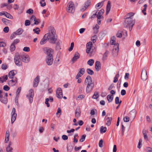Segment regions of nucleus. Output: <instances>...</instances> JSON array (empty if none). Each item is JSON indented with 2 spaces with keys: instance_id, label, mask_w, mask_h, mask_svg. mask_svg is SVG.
Wrapping results in <instances>:
<instances>
[{
  "instance_id": "f257e3e1",
  "label": "nucleus",
  "mask_w": 152,
  "mask_h": 152,
  "mask_svg": "<svg viewBox=\"0 0 152 152\" xmlns=\"http://www.w3.org/2000/svg\"><path fill=\"white\" fill-rule=\"evenodd\" d=\"M56 37V31L53 28L51 29V32L45 34V37L47 38L49 42L52 44H54L56 43L57 40Z\"/></svg>"
},
{
  "instance_id": "f03ea898",
  "label": "nucleus",
  "mask_w": 152,
  "mask_h": 152,
  "mask_svg": "<svg viewBox=\"0 0 152 152\" xmlns=\"http://www.w3.org/2000/svg\"><path fill=\"white\" fill-rule=\"evenodd\" d=\"M85 83L87 86L86 90L87 93L91 92L93 90L94 86V83L92 82V78L89 75L87 76L85 81Z\"/></svg>"
},
{
  "instance_id": "7ed1b4c3",
  "label": "nucleus",
  "mask_w": 152,
  "mask_h": 152,
  "mask_svg": "<svg viewBox=\"0 0 152 152\" xmlns=\"http://www.w3.org/2000/svg\"><path fill=\"white\" fill-rule=\"evenodd\" d=\"M124 26L126 27H129V30L131 31L132 29V27L134 25L135 22L132 20V18L126 17L125 21Z\"/></svg>"
},
{
  "instance_id": "20e7f679",
  "label": "nucleus",
  "mask_w": 152,
  "mask_h": 152,
  "mask_svg": "<svg viewBox=\"0 0 152 152\" xmlns=\"http://www.w3.org/2000/svg\"><path fill=\"white\" fill-rule=\"evenodd\" d=\"M66 10L68 13H72L74 12L75 7L74 4L72 1H70L68 3Z\"/></svg>"
},
{
  "instance_id": "39448f33",
  "label": "nucleus",
  "mask_w": 152,
  "mask_h": 152,
  "mask_svg": "<svg viewBox=\"0 0 152 152\" xmlns=\"http://www.w3.org/2000/svg\"><path fill=\"white\" fill-rule=\"evenodd\" d=\"M21 55H19L18 53L15 54L14 57V61L16 65L20 66H22V61L21 60Z\"/></svg>"
},
{
  "instance_id": "423d86ee",
  "label": "nucleus",
  "mask_w": 152,
  "mask_h": 152,
  "mask_svg": "<svg viewBox=\"0 0 152 152\" xmlns=\"http://www.w3.org/2000/svg\"><path fill=\"white\" fill-rule=\"evenodd\" d=\"M34 96V90L32 89H30L29 91V93L26 95V97L29 101L30 103H32L33 100V98Z\"/></svg>"
},
{
  "instance_id": "0eeeda50",
  "label": "nucleus",
  "mask_w": 152,
  "mask_h": 152,
  "mask_svg": "<svg viewBox=\"0 0 152 152\" xmlns=\"http://www.w3.org/2000/svg\"><path fill=\"white\" fill-rule=\"evenodd\" d=\"M119 50V44L118 43H116L114 46L113 50V54L114 57H115L118 56Z\"/></svg>"
},
{
  "instance_id": "6e6552de",
  "label": "nucleus",
  "mask_w": 152,
  "mask_h": 152,
  "mask_svg": "<svg viewBox=\"0 0 152 152\" xmlns=\"http://www.w3.org/2000/svg\"><path fill=\"white\" fill-rule=\"evenodd\" d=\"M43 50L44 52L47 54V56H53V50L52 49L49 48H45L43 49Z\"/></svg>"
},
{
  "instance_id": "1a4fd4ad",
  "label": "nucleus",
  "mask_w": 152,
  "mask_h": 152,
  "mask_svg": "<svg viewBox=\"0 0 152 152\" xmlns=\"http://www.w3.org/2000/svg\"><path fill=\"white\" fill-rule=\"evenodd\" d=\"M15 112L16 110L15 108L14 107L13 108L11 113L12 117L11 118V122L12 124L14 122L16 118L17 114L15 113Z\"/></svg>"
},
{
  "instance_id": "9d476101",
  "label": "nucleus",
  "mask_w": 152,
  "mask_h": 152,
  "mask_svg": "<svg viewBox=\"0 0 152 152\" xmlns=\"http://www.w3.org/2000/svg\"><path fill=\"white\" fill-rule=\"evenodd\" d=\"M147 78L148 76L146 71L145 69H143L141 73V78L143 80L145 81L147 79Z\"/></svg>"
},
{
  "instance_id": "9b49d317",
  "label": "nucleus",
  "mask_w": 152,
  "mask_h": 152,
  "mask_svg": "<svg viewBox=\"0 0 152 152\" xmlns=\"http://www.w3.org/2000/svg\"><path fill=\"white\" fill-rule=\"evenodd\" d=\"M91 3V1L90 0H87L84 3V6L80 9V11L82 12L84 11L90 5Z\"/></svg>"
},
{
  "instance_id": "f8f14e48",
  "label": "nucleus",
  "mask_w": 152,
  "mask_h": 152,
  "mask_svg": "<svg viewBox=\"0 0 152 152\" xmlns=\"http://www.w3.org/2000/svg\"><path fill=\"white\" fill-rule=\"evenodd\" d=\"M46 61L47 64L48 65H51L53 62V56H46Z\"/></svg>"
},
{
  "instance_id": "ddd939ff",
  "label": "nucleus",
  "mask_w": 152,
  "mask_h": 152,
  "mask_svg": "<svg viewBox=\"0 0 152 152\" xmlns=\"http://www.w3.org/2000/svg\"><path fill=\"white\" fill-rule=\"evenodd\" d=\"M56 95L57 98L59 99L63 97V93L62 90L60 88H58L56 91Z\"/></svg>"
},
{
  "instance_id": "4468645a",
  "label": "nucleus",
  "mask_w": 152,
  "mask_h": 152,
  "mask_svg": "<svg viewBox=\"0 0 152 152\" xmlns=\"http://www.w3.org/2000/svg\"><path fill=\"white\" fill-rule=\"evenodd\" d=\"M21 58L22 59V61L25 63L28 62L30 60L29 56L27 55H21Z\"/></svg>"
},
{
  "instance_id": "2eb2a0df",
  "label": "nucleus",
  "mask_w": 152,
  "mask_h": 152,
  "mask_svg": "<svg viewBox=\"0 0 152 152\" xmlns=\"http://www.w3.org/2000/svg\"><path fill=\"white\" fill-rule=\"evenodd\" d=\"M80 57V55L77 52H76L74 56L72 58V61L73 63H75L77 59Z\"/></svg>"
},
{
  "instance_id": "dca6fc26",
  "label": "nucleus",
  "mask_w": 152,
  "mask_h": 152,
  "mask_svg": "<svg viewBox=\"0 0 152 152\" xmlns=\"http://www.w3.org/2000/svg\"><path fill=\"white\" fill-rule=\"evenodd\" d=\"M136 110L135 109L132 110L129 113V115H130V117L133 118V120L136 117Z\"/></svg>"
},
{
  "instance_id": "f3484780",
  "label": "nucleus",
  "mask_w": 152,
  "mask_h": 152,
  "mask_svg": "<svg viewBox=\"0 0 152 152\" xmlns=\"http://www.w3.org/2000/svg\"><path fill=\"white\" fill-rule=\"evenodd\" d=\"M92 43L91 42H88L86 45L87 49L86 50V52L87 53H88L90 51L91 48L92 46Z\"/></svg>"
},
{
  "instance_id": "a211bd4d",
  "label": "nucleus",
  "mask_w": 152,
  "mask_h": 152,
  "mask_svg": "<svg viewBox=\"0 0 152 152\" xmlns=\"http://www.w3.org/2000/svg\"><path fill=\"white\" fill-rule=\"evenodd\" d=\"M39 76L37 77L34 79L33 81V86L36 87L38 85L39 82Z\"/></svg>"
},
{
  "instance_id": "6ab92c4d",
  "label": "nucleus",
  "mask_w": 152,
  "mask_h": 152,
  "mask_svg": "<svg viewBox=\"0 0 152 152\" xmlns=\"http://www.w3.org/2000/svg\"><path fill=\"white\" fill-rule=\"evenodd\" d=\"M95 68L97 71L101 69V64L100 61H97L95 62Z\"/></svg>"
},
{
  "instance_id": "aec40b11",
  "label": "nucleus",
  "mask_w": 152,
  "mask_h": 152,
  "mask_svg": "<svg viewBox=\"0 0 152 152\" xmlns=\"http://www.w3.org/2000/svg\"><path fill=\"white\" fill-rule=\"evenodd\" d=\"M17 74V71L15 70L11 71L9 73L8 76L10 78H13V76Z\"/></svg>"
},
{
  "instance_id": "412c9836",
  "label": "nucleus",
  "mask_w": 152,
  "mask_h": 152,
  "mask_svg": "<svg viewBox=\"0 0 152 152\" xmlns=\"http://www.w3.org/2000/svg\"><path fill=\"white\" fill-rule=\"evenodd\" d=\"M12 79L10 80L9 82V84H12V86H13L17 82V79L16 77H13Z\"/></svg>"
},
{
  "instance_id": "4be33fe9",
  "label": "nucleus",
  "mask_w": 152,
  "mask_h": 152,
  "mask_svg": "<svg viewBox=\"0 0 152 152\" xmlns=\"http://www.w3.org/2000/svg\"><path fill=\"white\" fill-rule=\"evenodd\" d=\"M105 0H103L96 4L95 6V8L97 9H99L101 8L103 6Z\"/></svg>"
},
{
  "instance_id": "5701e85b",
  "label": "nucleus",
  "mask_w": 152,
  "mask_h": 152,
  "mask_svg": "<svg viewBox=\"0 0 152 152\" xmlns=\"http://www.w3.org/2000/svg\"><path fill=\"white\" fill-rule=\"evenodd\" d=\"M111 3L110 1H108L106 7V15L109 13L111 9Z\"/></svg>"
},
{
  "instance_id": "b1692460",
  "label": "nucleus",
  "mask_w": 152,
  "mask_h": 152,
  "mask_svg": "<svg viewBox=\"0 0 152 152\" xmlns=\"http://www.w3.org/2000/svg\"><path fill=\"white\" fill-rule=\"evenodd\" d=\"M8 77L7 75H5L0 77V82L3 83L4 82H5L7 79Z\"/></svg>"
},
{
  "instance_id": "393cba45",
  "label": "nucleus",
  "mask_w": 152,
  "mask_h": 152,
  "mask_svg": "<svg viewBox=\"0 0 152 152\" xmlns=\"http://www.w3.org/2000/svg\"><path fill=\"white\" fill-rule=\"evenodd\" d=\"M10 135V132L9 130H7L6 132V135H5V143H7L9 140V137Z\"/></svg>"
},
{
  "instance_id": "a878e982",
  "label": "nucleus",
  "mask_w": 152,
  "mask_h": 152,
  "mask_svg": "<svg viewBox=\"0 0 152 152\" xmlns=\"http://www.w3.org/2000/svg\"><path fill=\"white\" fill-rule=\"evenodd\" d=\"M80 115V111L79 108L77 109L75 112V116L77 118H79Z\"/></svg>"
},
{
  "instance_id": "bb28decb",
  "label": "nucleus",
  "mask_w": 152,
  "mask_h": 152,
  "mask_svg": "<svg viewBox=\"0 0 152 152\" xmlns=\"http://www.w3.org/2000/svg\"><path fill=\"white\" fill-rule=\"evenodd\" d=\"M2 21L6 25H8L10 23V21L7 19L6 18H3Z\"/></svg>"
},
{
  "instance_id": "cd10ccee",
  "label": "nucleus",
  "mask_w": 152,
  "mask_h": 152,
  "mask_svg": "<svg viewBox=\"0 0 152 152\" xmlns=\"http://www.w3.org/2000/svg\"><path fill=\"white\" fill-rule=\"evenodd\" d=\"M107 98L108 102L110 103L112 101L113 98V96L109 94L107 96Z\"/></svg>"
},
{
  "instance_id": "c85d7f7f",
  "label": "nucleus",
  "mask_w": 152,
  "mask_h": 152,
  "mask_svg": "<svg viewBox=\"0 0 152 152\" xmlns=\"http://www.w3.org/2000/svg\"><path fill=\"white\" fill-rule=\"evenodd\" d=\"M48 40L47 38L45 37V35H44L43 38L41 39L40 42V44L41 45H43L45 44L47 40Z\"/></svg>"
},
{
  "instance_id": "c756f323",
  "label": "nucleus",
  "mask_w": 152,
  "mask_h": 152,
  "mask_svg": "<svg viewBox=\"0 0 152 152\" xmlns=\"http://www.w3.org/2000/svg\"><path fill=\"white\" fill-rule=\"evenodd\" d=\"M23 31V30L21 28H19L15 32L17 35H19L21 34Z\"/></svg>"
},
{
  "instance_id": "7c9ffc66",
  "label": "nucleus",
  "mask_w": 152,
  "mask_h": 152,
  "mask_svg": "<svg viewBox=\"0 0 152 152\" xmlns=\"http://www.w3.org/2000/svg\"><path fill=\"white\" fill-rule=\"evenodd\" d=\"M110 43L112 45H114V46L116 43H115V37L113 36L111 38Z\"/></svg>"
},
{
  "instance_id": "2f4dec72",
  "label": "nucleus",
  "mask_w": 152,
  "mask_h": 152,
  "mask_svg": "<svg viewBox=\"0 0 152 152\" xmlns=\"http://www.w3.org/2000/svg\"><path fill=\"white\" fill-rule=\"evenodd\" d=\"M107 131V128L106 127L101 126L100 128V131L101 133H105Z\"/></svg>"
},
{
  "instance_id": "473e14b6",
  "label": "nucleus",
  "mask_w": 152,
  "mask_h": 152,
  "mask_svg": "<svg viewBox=\"0 0 152 152\" xmlns=\"http://www.w3.org/2000/svg\"><path fill=\"white\" fill-rule=\"evenodd\" d=\"M0 101L4 104H7V98L4 97L0 99Z\"/></svg>"
},
{
  "instance_id": "72a5a7b5",
  "label": "nucleus",
  "mask_w": 152,
  "mask_h": 152,
  "mask_svg": "<svg viewBox=\"0 0 152 152\" xmlns=\"http://www.w3.org/2000/svg\"><path fill=\"white\" fill-rule=\"evenodd\" d=\"M11 143H9L8 146L6 148V151L7 152H12V147H10Z\"/></svg>"
},
{
  "instance_id": "f704fd0d",
  "label": "nucleus",
  "mask_w": 152,
  "mask_h": 152,
  "mask_svg": "<svg viewBox=\"0 0 152 152\" xmlns=\"http://www.w3.org/2000/svg\"><path fill=\"white\" fill-rule=\"evenodd\" d=\"M60 43L61 41H58L56 42V49L57 50H58L61 49L60 47Z\"/></svg>"
},
{
  "instance_id": "c9c22d12",
  "label": "nucleus",
  "mask_w": 152,
  "mask_h": 152,
  "mask_svg": "<svg viewBox=\"0 0 152 152\" xmlns=\"http://www.w3.org/2000/svg\"><path fill=\"white\" fill-rule=\"evenodd\" d=\"M99 96V93L97 92H95L92 96V98L94 99H96L98 98Z\"/></svg>"
},
{
  "instance_id": "e433bc0d",
  "label": "nucleus",
  "mask_w": 152,
  "mask_h": 152,
  "mask_svg": "<svg viewBox=\"0 0 152 152\" xmlns=\"http://www.w3.org/2000/svg\"><path fill=\"white\" fill-rule=\"evenodd\" d=\"M94 63V60L92 59H89L87 62V64L90 66H92Z\"/></svg>"
},
{
  "instance_id": "4c0bfd02",
  "label": "nucleus",
  "mask_w": 152,
  "mask_h": 152,
  "mask_svg": "<svg viewBox=\"0 0 152 152\" xmlns=\"http://www.w3.org/2000/svg\"><path fill=\"white\" fill-rule=\"evenodd\" d=\"M147 6V4H144L143 6L144 8L143 10H142V12L143 13L144 15H146V13L145 12V11H146Z\"/></svg>"
},
{
  "instance_id": "58836bf2",
  "label": "nucleus",
  "mask_w": 152,
  "mask_h": 152,
  "mask_svg": "<svg viewBox=\"0 0 152 152\" xmlns=\"http://www.w3.org/2000/svg\"><path fill=\"white\" fill-rule=\"evenodd\" d=\"M15 49V45L12 43L10 46V50L11 52L14 51Z\"/></svg>"
},
{
  "instance_id": "ea45409f",
  "label": "nucleus",
  "mask_w": 152,
  "mask_h": 152,
  "mask_svg": "<svg viewBox=\"0 0 152 152\" xmlns=\"http://www.w3.org/2000/svg\"><path fill=\"white\" fill-rule=\"evenodd\" d=\"M86 71L88 74L89 75H93L94 74L93 71L90 69H87Z\"/></svg>"
},
{
  "instance_id": "a19ab883",
  "label": "nucleus",
  "mask_w": 152,
  "mask_h": 152,
  "mask_svg": "<svg viewBox=\"0 0 152 152\" xmlns=\"http://www.w3.org/2000/svg\"><path fill=\"white\" fill-rule=\"evenodd\" d=\"M119 77V72H118V73L115 75V76L114 77V80L113 81V82L114 83H115L118 81V78Z\"/></svg>"
},
{
  "instance_id": "79ce46f5",
  "label": "nucleus",
  "mask_w": 152,
  "mask_h": 152,
  "mask_svg": "<svg viewBox=\"0 0 152 152\" xmlns=\"http://www.w3.org/2000/svg\"><path fill=\"white\" fill-rule=\"evenodd\" d=\"M108 53V51H106L104 54L103 56V60H106Z\"/></svg>"
},
{
  "instance_id": "37998d69",
  "label": "nucleus",
  "mask_w": 152,
  "mask_h": 152,
  "mask_svg": "<svg viewBox=\"0 0 152 152\" xmlns=\"http://www.w3.org/2000/svg\"><path fill=\"white\" fill-rule=\"evenodd\" d=\"M107 118V121L106 124L107 126H109L111 124V122L112 120V118L111 117H108Z\"/></svg>"
},
{
  "instance_id": "c03bdc74",
  "label": "nucleus",
  "mask_w": 152,
  "mask_h": 152,
  "mask_svg": "<svg viewBox=\"0 0 152 152\" xmlns=\"http://www.w3.org/2000/svg\"><path fill=\"white\" fill-rule=\"evenodd\" d=\"M73 148V147L71 145L68 146L67 148V150L68 152H71Z\"/></svg>"
},
{
  "instance_id": "a18cd8bd",
  "label": "nucleus",
  "mask_w": 152,
  "mask_h": 152,
  "mask_svg": "<svg viewBox=\"0 0 152 152\" xmlns=\"http://www.w3.org/2000/svg\"><path fill=\"white\" fill-rule=\"evenodd\" d=\"M86 137V134L83 135L80 139L79 140V141L80 142H83L85 140Z\"/></svg>"
},
{
  "instance_id": "49530a36",
  "label": "nucleus",
  "mask_w": 152,
  "mask_h": 152,
  "mask_svg": "<svg viewBox=\"0 0 152 152\" xmlns=\"http://www.w3.org/2000/svg\"><path fill=\"white\" fill-rule=\"evenodd\" d=\"M33 31H34V33H36L37 34H39V32L40 31V30L38 27H36L35 29H33Z\"/></svg>"
},
{
  "instance_id": "de8ad7c7",
  "label": "nucleus",
  "mask_w": 152,
  "mask_h": 152,
  "mask_svg": "<svg viewBox=\"0 0 152 152\" xmlns=\"http://www.w3.org/2000/svg\"><path fill=\"white\" fill-rule=\"evenodd\" d=\"M85 72V70L84 68H80L79 69V71L78 72V73L81 74L82 75L84 74Z\"/></svg>"
},
{
  "instance_id": "09e8293b",
  "label": "nucleus",
  "mask_w": 152,
  "mask_h": 152,
  "mask_svg": "<svg viewBox=\"0 0 152 152\" xmlns=\"http://www.w3.org/2000/svg\"><path fill=\"white\" fill-rule=\"evenodd\" d=\"M26 13L29 15H31L33 13V10L32 9L30 8L26 11Z\"/></svg>"
},
{
  "instance_id": "8fccbe9b",
  "label": "nucleus",
  "mask_w": 152,
  "mask_h": 152,
  "mask_svg": "<svg viewBox=\"0 0 152 152\" xmlns=\"http://www.w3.org/2000/svg\"><path fill=\"white\" fill-rule=\"evenodd\" d=\"M97 37V36L96 35H95L91 37V40L94 43L96 42Z\"/></svg>"
},
{
  "instance_id": "3c124183",
  "label": "nucleus",
  "mask_w": 152,
  "mask_h": 152,
  "mask_svg": "<svg viewBox=\"0 0 152 152\" xmlns=\"http://www.w3.org/2000/svg\"><path fill=\"white\" fill-rule=\"evenodd\" d=\"M5 13H6V17L7 18L10 19H11L13 18V17L10 13L8 12Z\"/></svg>"
},
{
  "instance_id": "603ef678",
  "label": "nucleus",
  "mask_w": 152,
  "mask_h": 152,
  "mask_svg": "<svg viewBox=\"0 0 152 152\" xmlns=\"http://www.w3.org/2000/svg\"><path fill=\"white\" fill-rule=\"evenodd\" d=\"M104 12V10L103 9H101L98 12V15H100L101 16L102 15L103 13Z\"/></svg>"
},
{
  "instance_id": "864d4df0",
  "label": "nucleus",
  "mask_w": 152,
  "mask_h": 152,
  "mask_svg": "<svg viewBox=\"0 0 152 152\" xmlns=\"http://www.w3.org/2000/svg\"><path fill=\"white\" fill-rule=\"evenodd\" d=\"M123 120L125 122H128L130 120V118L126 116L124 117L123 118Z\"/></svg>"
},
{
  "instance_id": "5fc2aeb1",
  "label": "nucleus",
  "mask_w": 152,
  "mask_h": 152,
  "mask_svg": "<svg viewBox=\"0 0 152 152\" xmlns=\"http://www.w3.org/2000/svg\"><path fill=\"white\" fill-rule=\"evenodd\" d=\"M74 46V42H72L71 44L70 47L69 49V51H71L73 50V48Z\"/></svg>"
},
{
  "instance_id": "6e6d98bb",
  "label": "nucleus",
  "mask_w": 152,
  "mask_h": 152,
  "mask_svg": "<svg viewBox=\"0 0 152 152\" xmlns=\"http://www.w3.org/2000/svg\"><path fill=\"white\" fill-rule=\"evenodd\" d=\"M83 90V88L82 86H80L79 88V93L80 94L82 93Z\"/></svg>"
},
{
  "instance_id": "4d7b16f0",
  "label": "nucleus",
  "mask_w": 152,
  "mask_h": 152,
  "mask_svg": "<svg viewBox=\"0 0 152 152\" xmlns=\"http://www.w3.org/2000/svg\"><path fill=\"white\" fill-rule=\"evenodd\" d=\"M49 101V98H47L45 99V103L47 105V106L48 107H50V104L48 103Z\"/></svg>"
},
{
  "instance_id": "13d9d810",
  "label": "nucleus",
  "mask_w": 152,
  "mask_h": 152,
  "mask_svg": "<svg viewBox=\"0 0 152 152\" xmlns=\"http://www.w3.org/2000/svg\"><path fill=\"white\" fill-rule=\"evenodd\" d=\"M30 24V22L28 20H26L25 21V26H29Z\"/></svg>"
},
{
  "instance_id": "bf43d9fd",
  "label": "nucleus",
  "mask_w": 152,
  "mask_h": 152,
  "mask_svg": "<svg viewBox=\"0 0 152 152\" xmlns=\"http://www.w3.org/2000/svg\"><path fill=\"white\" fill-rule=\"evenodd\" d=\"M103 142V140L102 139H101L99 140V145L100 147L102 148V147Z\"/></svg>"
},
{
  "instance_id": "052dcab7",
  "label": "nucleus",
  "mask_w": 152,
  "mask_h": 152,
  "mask_svg": "<svg viewBox=\"0 0 152 152\" xmlns=\"http://www.w3.org/2000/svg\"><path fill=\"white\" fill-rule=\"evenodd\" d=\"M134 15V14L133 13L130 12L128 13L127 15H126V17H128V18H131V17L133 16Z\"/></svg>"
},
{
  "instance_id": "680f3d73",
  "label": "nucleus",
  "mask_w": 152,
  "mask_h": 152,
  "mask_svg": "<svg viewBox=\"0 0 152 152\" xmlns=\"http://www.w3.org/2000/svg\"><path fill=\"white\" fill-rule=\"evenodd\" d=\"M6 44L3 42H0V47H4L6 46Z\"/></svg>"
},
{
  "instance_id": "e2e57ef3",
  "label": "nucleus",
  "mask_w": 152,
  "mask_h": 152,
  "mask_svg": "<svg viewBox=\"0 0 152 152\" xmlns=\"http://www.w3.org/2000/svg\"><path fill=\"white\" fill-rule=\"evenodd\" d=\"M23 50L24 51L28 52L30 51V48L28 47H25L23 48Z\"/></svg>"
},
{
  "instance_id": "0e129e2a",
  "label": "nucleus",
  "mask_w": 152,
  "mask_h": 152,
  "mask_svg": "<svg viewBox=\"0 0 152 152\" xmlns=\"http://www.w3.org/2000/svg\"><path fill=\"white\" fill-rule=\"evenodd\" d=\"M3 31L6 33L8 32L9 31V27L7 26L5 27L3 29Z\"/></svg>"
},
{
  "instance_id": "69168bd1",
  "label": "nucleus",
  "mask_w": 152,
  "mask_h": 152,
  "mask_svg": "<svg viewBox=\"0 0 152 152\" xmlns=\"http://www.w3.org/2000/svg\"><path fill=\"white\" fill-rule=\"evenodd\" d=\"M19 42L20 40L19 39H16L14 40L13 42L12 43L15 45L16 44H17V43H19Z\"/></svg>"
},
{
  "instance_id": "338daca9",
  "label": "nucleus",
  "mask_w": 152,
  "mask_h": 152,
  "mask_svg": "<svg viewBox=\"0 0 152 152\" xmlns=\"http://www.w3.org/2000/svg\"><path fill=\"white\" fill-rule=\"evenodd\" d=\"M21 90V87H19L16 91V95H19Z\"/></svg>"
},
{
  "instance_id": "774afa93",
  "label": "nucleus",
  "mask_w": 152,
  "mask_h": 152,
  "mask_svg": "<svg viewBox=\"0 0 152 152\" xmlns=\"http://www.w3.org/2000/svg\"><path fill=\"white\" fill-rule=\"evenodd\" d=\"M146 150L147 152H152V148L150 147H146Z\"/></svg>"
}]
</instances>
